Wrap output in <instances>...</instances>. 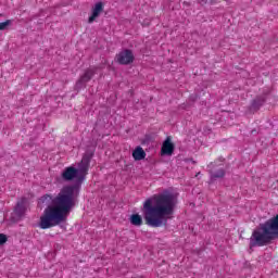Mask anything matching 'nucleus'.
Masks as SVG:
<instances>
[{
  "instance_id": "nucleus-1",
  "label": "nucleus",
  "mask_w": 278,
  "mask_h": 278,
  "mask_svg": "<svg viewBox=\"0 0 278 278\" xmlns=\"http://www.w3.org/2000/svg\"><path fill=\"white\" fill-rule=\"evenodd\" d=\"M63 181L76 180L75 185L65 186L61 189L56 197L50 194L42 195L40 201L48 205L40 217V229H51L61 223H66L71 210L75 207L77 197H79V186L84 184V176L79 175L76 167H65L61 174Z\"/></svg>"
},
{
  "instance_id": "nucleus-2",
  "label": "nucleus",
  "mask_w": 278,
  "mask_h": 278,
  "mask_svg": "<svg viewBox=\"0 0 278 278\" xmlns=\"http://www.w3.org/2000/svg\"><path fill=\"white\" fill-rule=\"evenodd\" d=\"M177 197L165 190L147 199L143 203L142 214L149 227H164L175 214Z\"/></svg>"
},
{
  "instance_id": "nucleus-3",
  "label": "nucleus",
  "mask_w": 278,
  "mask_h": 278,
  "mask_svg": "<svg viewBox=\"0 0 278 278\" xmlns=\"http://www.w3.org/2000/svg\"><path fill=\"white\" fill-rule=\"evenodd\" d=\"M278 238V214L264 224H261L260 228L253 231L250 238V248L253 247H266L270 244L273 240Z\"/></svg>"
},
{
  "instance_id": "nucleus-4",
  "label": "nucleus",
  "mask_w": 278,
  "mask_h": 278,
  "mask_svg": "<svg viewBox=\"0 0 278 278\" xmlns=\"http://www.w3.org/2000/svg\"><path fill=\"white\" fill-rule=\"evenodd\" d=\"M116 60L118 64H122L123 66H127L128 64H132L135 56L134 51L130 49L122 50L117 55Z\"/></svg>"
},
{
  "instance_id": "nucleus-5",
  "label": "nucleus",
  "mask_w": 278,
  "mask_h": 278,
  "mask_svg": "<svg viewBox=\"0 0 278 278\" xmlns=\"http://www.w3.org/2000/svg\"><path fill=\"white\" fill-rule=\"evenodd\" d=\"M92 160V154L87 153L83 156L80 163L78 164V175L83 177V181L86 179V175H88V168H90V161Z\"/></svg>"
},
{
  "instance_id": "nucleus-6",
  "label": "nucleus",
  "mask_w": 278,
  "mask_h": 278,
  "mask_svg": "<svg viewBox=\"0 0 278 278\" xmlns=\"http://www.w3.org/2000/svg\"><path fill=\"white\" fill-rule=\"evenodd\" d=\"M96 70L94 68H88L85 71L84 75L80 76V78L77 80L75 88L76 90H81V88H86V84L94 77Z\"/></svg>"
},
{
  "instance_id": "nucleus-7",
  "label": "nucleus",
  "mask_w": 278,
  "mask_h": 278,
  "mask_svg": "<svg viewBox=\"0 0 278 278\" xmlns=\"http://www.w3.org/2000/svg\"><path fill=\"white\" fill-rule=\"evenodd\" d=\"M175 153V144L170 141V137H167L161 148L162 155H173Z\"/></svg>"
},
{
  "instance_id": "nucleus-8",
  "label": "nucleus",
  "mask_w": 278,
  "mask_h": 278,
  "mask_svg": "<svg viewBox=\"0 0 278 278\" xmlns=\"http://www.w3.org/2000/svg\"><path fill=\"white\" fill-rule=\"evenodd\" d=\"M101 12H103V2H98L91 10V16H89L88 23H94L101 16Z\"/></svg>"
},
{
  "instance_id": "nucleus-9",
  "label": "nucleus",
  "mask_w": 278,
  "mask_h": 278,
  "mask_svg": "<svg viewBox=\"0 0 278 278\" xmlns=\"http://www.w3.org/2000/svg\"><path fill=\"white\" fill-rule=\"evenodd\" d=\"M132 157L136 162H140V160H144L147 157V152L142 149V147H137L132 151Z\"/></svg>"
},
{
  "instance_id": "nucleus-10",
  "label": "nucleus",
  "mask_w": 278,
  "mask_h": 278,
  "mask_svg": "<svg viewBox=\"0 0 278 278\" xmlns=\"http://www.w3.org/2000/svg\"><path fill=\"white\" fill-rule=\"evenodd\" d=\"M264 103H266V99L264 97H257L252 101L250 108L251 112H257V110H260V108L264 105Z\"/></svg>"
},
{
  "instance_id": "nucleus-11",
  "label": "nucleus",
  "mask_w": 278,
  "mask_h": 278,
  "mask_svg": "<svg viewBox=\"0 0 278 278\" xmlns=\"http://www.w3.org/2000/svg\"><path fill=\"white\" fill-rule=\"evenodd\" d=\"M14 213L16 214V216L18 218H22V216H24V214H25V201L24 200L17 202Z\"/></svg>"
},
{
  "instance_id": "nucleus-12",
  "label": "nucleus",
  "mask_w": 278,
  "mask_h": 278,
  "mask_svg": "<svg viewBox=\"0 0 278 278\" xmlns=\"http://www.w3.org/2000/svg\"><path fill=\"white\" fill-rule=\"evenodd\" d=\"M130 223L131 225H134L135 227H140L142 226V216H140L139 214H132L130 216Z\"/></svg>"
},
{
  "instance_id": "nucleus-13",
  "label": "nucleus",
  "mask_w": 278,
  "mask_h": 278,
  "mask_svg": "<svg viewBox=\"0 0 278 278\" xmlns=\"http://www.w3.org/2000/svg\"><path fill=\"white\" fill-rule=\"evenodd\" d=\"M211 179H223L225 177V169L220 168L217 172H210Z\"/></svg>"
},
{
  "instance_id": "nucleus-14",
  "label": "nucleus",
  "mask_w": 278,
  "mask_h": 278,
  "mask_svg": "<svg viewBox=\"0 0 278 278\" xmlns=\"http://www.w3.org/2000/svg\"><path fill=\"white\" fill-rule=\"evenodd\" d=\"M12 25V21L7 20L5 22L0 23V31H3V29H8Z\"/></svg>"
},
{
  "instance_id": "nucleus-15",
  "label": "nucleus",
  "mask_w": 278,
  "mask_h": 278,
  "mask_svg": "<svg viewBox=\"0 0 278 278\" xmlns=\"http://www.w3.org/2000/svg\"><path fill=\"white\" fill-rule=\"evenodd\" d=\"M8 242V236L0 233V247Z\"/></svg>"
},
{
  "instance_id": "nucleus-16",
  "label": "nucleus",
  "mask_w": 278,
  "mask_h": 278,
  "mask_svg": "<svg viewBox=\"0 0 278 278\" xmlns=\"http://www.w3.org/2000/svg\"><path fill=\"white\" fill-rule=\"evenodd\" d=\"M218 160H219L220 162H225V159H224L223 156H220Z\"/></svg>"
}]
</instances>
